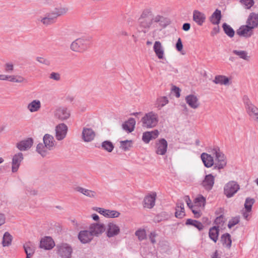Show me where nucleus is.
Instances as JSON below:
<instances>
[{
    "label": "nucleus",
    "instance_id": "1",
    "mask_svg": "<svg viewBox=\"0 0 258 258\" xmlns=\"http://www.w3.org/2000/svg\"><path fill=\"white\" fill-rule=\"evenodd\" d=\"M171 22L170 19L167 17L160 14L155 15L151 8L144 9L138 19L139 26L145 33L152 28H165Z\"/></svg>",
    "mask_w": 258,
    "mask_h": 258
},
{
    "label": "nucleus",
    "instance_id": "2",
    "mask_svg": "<svg viewBox=\"0 0 258 258\" xmlns=\"http://www.w3.org/2000/svg\"><path fill=\"white\" fill-rule=\"evenodd\" d=\"M43 144L39 143L36 147L37 152L42 156H46L49 151L52 150L56 145L54 137L49 134H45L43 138Z\"/></svg>",
    "mask_w": 258,
    "mask_h": 258
},
{
    "label": "nucleus",
    "instance_id": "3",
    "mask_svg": "<svg viewBox=\"0 0 258 258\" xmlns=\"http://www.w3.org/2000/svg\"><path fill=\"white\" fill-rule=\"evenodd\" d=\"M141 121L143 127L151 128L155 127L159 121V117L157 113L150 111L146 113L142 118Z\"/></svg>",
    "mask_w": 258,
    "mask_h": 258
},
{
    "label": "nucleus",
    "instance_id": "4",
    "mask_svg": "<svg viewBox=\"0 0 258 258\" xmlns=\"http://www.w3.org/2000/svg\"><path fill=\"white\" fill-rule=\"evenodd\" d=\"M71 115V110L64 106H57L53 111L54 118L60 121H64L69 119Z\"/></svg>",
    "mask_w": 258,
    "mask_h": 258
},
{
    "label": "nucleus",
    "instance_id": "5",
    "mask_svg": "<svg viewBox=\"0 0 258 258\" xmlns=\"http://www.w3.org/2000/svg\"><path fill=\"white\" fill-rule=\"evenodd\" d=\"M212 154L215 156V162L213 169L218 170L223 169L227 164L226 158L224 154L218 148L213 149Z\"/></svg>",
    "mask_w": 258,
    "mask_h": 258
},
{
    "label": "nucleus",
    "instance_id": "6",
    "mask_svg": "<svg viewBox=\"0 0 258 258\" xmlns=\"http://www.w3.org/2000/svg\"><path fill=\"white\" fill-rule=\"evenodd\" d=\"M89 39L84 38L77 39L73 41L71 45V48L73 51L83 52L88 47Z\"/></svg>",
    "mask_w": 258,
    "mask_h": 258
},
{
    "label": "nucleus",
    "instance_id": "7",
    "mask_svg": "<svg viewBox=\"0 0 258 258\" xmlns=\"http://www.w3.org/2000/svg\"><path fill=\"white\" fill-rule=\"evenodd\" d=\"M239 188V185L236 182L230 181L224 186V194L228 198H231L238 191Z\"/></svg>",
    "mask_w": 258,
    "mask_h": 258
},
{
    "label": "nucleus",
    "instance_id": "8",
    "mask_svg": "<svg viewBox=\"0 0 258 258\" xmlns=\"http://www.w3.org/2000/svg\"><path fill=\"white\" fill-rule=\"evenodd\" d=\"M57 253L62 258H70L73 251L71 246L67 243H61L56 246Z\"/></svg>",
    "mask_w": 258,
    "mask_h": 258
},
{
    "label": "nucleus",
    "instance_id": "9",
    "mask_svg": "<svg viewBox=\"0 0 258 258\" xmlns=\"http://www.w3.org/2000/svg\"><path fill=\"white\" fill-rule=\"evenodd\" d=\"M68 127L64 123L57 124L55 127V138L57 141L64 139L67 134Z\"/></svg>",
    "mask_w": 258,
    "mask_h": 258
},
{
    "label": "nucleus",
    "instance_id": "10",
    "mask_svg": "<svg viewBox=\"0 0 258 258\" xmlns=\"http://www.w3.org/2000/svg\"><path fill=\"white\" fill-rule=\"evenodd\" d=\"M245 108L246 112L250 117L258 123V108L251 103L247 102L245 103Z\"/></svg>",
    "mask_w": 258,
    "mask_h": 258
},
{
    "label": "nucleus",
    "instance_id": "11",
    "mask_svg": "<svg viewBox=\"0 0 258 258\" xmlns=\"http://www.w3.org/2000/svg\"><path fill=\"white\" fill-rule=\"evenodd\" d=\"M105 228L106 229V235L109 238L117 236L120 231L119 227L113 222L109 223Z\"/></svg>",
    "mask_w": 258,
    "mask_h": 258
},
{
    "label": "nucleus",
    "instance_id": "12",
    "mask_svg": "<svg viewBox=\"0 0 258 258\" xmlns=\"http://www.w3.org/2000/svg\"><path fill=\"white\" fill-rule=\"evenodd\" d=\"M157 198V194L155 192H152L146 196L143 201L144 208L152 209L155 204V201Z\"/></svg>",
    "mask_w": 258,
    "mask_h": 258
},
{
    "label": "nucleus",
    "instance_id": "13",
    "mask_svg": "<svg viewBox=\"0 0 258 258\" xmlns=\"http://www.w3.org/2000/svg\"><path fill=\"white\" fill-rule=\"evenodd\" d=\"M168 144L164 139L159 140L156 143V153L164 155L167 152Z\"/></svg>",
    "mask_w": 258,
    "mask_h": 258
},
{
    "label": "nucleus",
    "instance_id": "14",
    "mask_svg": "<svg viewBox=\"0 0 258 258\" xmlns=\"http://www.w3.org/2000/svg\"><path fill=\"white\" fill-rule=\"evenodd\" d=\"M23 159V154L21 152L18 153L13 156L12 162V171L13 172H16L18 171Z\"/></svg>",
    "mask_w": 258,
    "mask_h": 258
},
{
    "label": "nucleus",
    "instance_id": "15",
    "mask_svg": "<svg viewBox=\"0 0 258 258\" xmlns=\"http://www.w3.org/2000/svg\"><path fill=\"white\" fill-rule=\"evenodd\" d=\"M253 29L252 27L246 24V25L241 26L236 32L240 36L248 38L253 34Z\"/></svg>",
    "mask_w": 258,
    "mask_h": 258
},
{
    "label": "nucleus",
    "instance_id": "16",
    "mask_svg": "<svg viewBox=\"0 0 258 258\" xmlns=\"http://www.w3.org/2000/svg\"><path fill=\"white\" fill-rule=\"evenodd\" d=\"M96 211L104 216L110 218H117L120 215V213L117 211L107 210L101 208H96Z\"/></svg>",
    "mask_w": 258,
    "mask_h": 258
},
{
    "label": "nucleus",
    "instance_id": "17",
    "mask_svg": "<svg viewBox=\"0 0 258 258\" xmlns=\"http://www.w3.org/2000/svg\"><path fill=\"white\" fill-rule=\"evenodd\" d=\"M215 183V177L211 174L205 176L202 181V185L207 190H210L213 187Z\"/></svg>",
    "mask_w": 258,
    "mask_h": 258
},
{
    "label": "nucleus",
    "instance_id": "18",
    "mask_svg": "<svg viewBox=\"0 0 258 258\" xmlns=\"http://www.w3.org/2000/svg\"><path fill=\"white\" fill-rule=\"evenodd\" d=\"M153 50L156 55L159 59H163L165 58L164 49L159 41H156L155 42L153 46Z\"/></svg>",
    "mask_w": 258,
    "mask_h": 258
},
{
    "label": "nucleus",
    "instance_id": "19",
    "mask_svg": "<svg viewBox=\"0 0 258 258\" xmlns=\"http://www.w3.org/2000/svg\"><path fill=\"white\" fill-rule=\"evenodd\" d=\"M74 190L90 198H96L97 197V192L95 191L85 188L80 186L75 187Z\"/></svg>",
    "mask_w": 258,
    "mask_h": 258
},
{
    "label": "nucleus",
    "instance_id": "20",
    "mask_svg": "<svg viewBox=\"0 0 258 258\" xmlns=\"http://www.w3.org/2000/svg\"><path fill=\"white\" fill-rule=\"evenodd\" d=\"M105 229V227L102 224H93L90 226V231L93 236H98L103 233Z\"/></svg>",
    "mask_w": 258,
    "mask_h": 258
},
{
    "label": "nucleus",
    "instance_id": "21",
    "mask_svg": "<svg viewBox=\"0 0 258 258\" xmlns=\"http://www.w3.org/2000/svg\"><path fill=\"white\" fill-rule=\"evenodd\" d=\"M95 137V133L92 129L90 128H84L82 131V139L84 142H89L92 141Z\"/></svg>",
    "mask_w": 258,
    "mask_h": 258
},
{
    "label": "nucleus",
    "instance_id": "22",
    "mask_svg": "<svg viewBox=\"0 0 258 258\" xmlns=\"http://www.w3.org/2000/svg\"><path fill=\"white\" fill-rule=\"evenodd\" d=\"M33 143L32 138H28L17 144V147L20 151H26L31 147Z\"/></svg>",
    "mask_w": 258,
    "mask_h": 258
},
{
    "label": "nucleus",
    "instance_id": "23",
    "mask_svg": "<svg viewBox=\"0 0 258 258\" xmlns=\"http://www.w3.org/2000/svg\"><path fill=\"white\" fill-rule=\"evenodd\" d=\"M186 103L192 108L197 109L200 106L197 97L194 95H189L185 97Z\"/></svg>",
    "mask_w": 258,
    "mask_h": 258
},
{
    "label": "nucleus",
    "instance_id": "24",
    "mask_svg": "<svg viewBox=\"0 0 258 258\" xmlns=\"http://www.w3.org/2000/svg\"><path fill=\"white\" fill-rule=\"evenodd\" d=\"M206 15L198 10L193 12V20L200 26H202L206 20Z\"/></svg>",
    "mask_w": 258,
    "mask_h": 258
},
{
    "label": "nucleus",
    "instance_id": "25",
    "mask_svg": "<svg viewBox=\"0 0 258 258\" xmlns=\"http://www.w3.org/2000/svg\"><path fill=\"white\" fill-rule=\"evenodd\" d=\"M93 236L90 230H84L80 232L78 238L82 243H86L92 240Z\"/></svg>",
    "mask_w": 258,
    "mask_h": 258
},
{
    "label": "nucleus",
    "instance_id": "26",
    "mask_svg": "<svg viewBox=\"0 0 258 258\" xmlns=\"http://www.w3.org/2000/svg\"><path fill=\"white\" fill-rule=\"evenodd\" d=\"M54 246V243L50 237H45L40 242V247L45 249H50Z\"/></svg>",
    "mask_w": 258,
    "mask_h": 258
},
{
    "label": "nucleus",
    "instance_id": "27",
    "mask_svg": "<svg viewBox=\"0 0 258 258\" xmlns=\"http://www.w3.org/2000/svg\"><path fill=\"white\" fill-rule=\"evenodd\" d=\"M159 135L158 130H154L151 132H146L143 133L142 140L146 143H149V142L153 139H155Z\"/></svg>",
    "mask_w": 258,
    "mask_h": 258
},
{
    "label": "nucleus",
    "instance_id": "28",
    "mask_svg": "<svg viewBox=\"0 0 258 258\" xmlns=\"http://www.w3.org/2000/svg\"><path fill=\"white\" fill-rule=\"evenodd\" d=\"M41 107V103L39 100H32L28 104L27 108L31 113L38 111Z\"/></svg>",
    "mask_w": 258,
    "mask_h": 258
},
{
    "label": "nucleus",
    "instance_id": "29",
    "mask_svg": "<svg viewBox=\"0 0 258 258\" xmlns=\"http://www.w3.org/2000/svg\"><path fill=\"white\" fill-rule=\"evenodd\" d=\"M201 157L204 165L208 168L211 167L212 166H214V161L213 157L211 155L206 153H203L201 154Z\"/></svg>",
    "mask_w": 258,
    "mask_h": 258
},
{
    "label": "nucleus",
    "instance_id": "30",
    "mask_svg": "<svg viewBox=\"0 0 258 258\" xmlns=\"http://www.w3.org/2000/svg\"><path fill=\"white\" fill-rule=\"evenodd\" d=\"M23 247L26 254V258H30L34 253L35 250V244L33 242L29 241L25 243Z\"/></svg>",
    "mask_w": 258,
    "mask_h": 258
},
{
    "label": "nucleus",
    "instance_id": "31",
    "mask_svg": "<svg viewBox=\"0 0 258 258\" xmlns=\"http://www.w3.org/2000/svg\"><path fill=\"white\" fill-rule=\"evenodd\" d=\"M135 124V119L133 118H130L127 121L122 124V127L125 131L128 133H131L134 130Z\"/></svg>",
    "mask_w": 258,
    "mask_h": 258
},
{
    "label": "nucleus",
    "instance_id": "32",
    "mask_svg": "<svg viewBox=\"0 0 258 258\" xmlns=\"http://www.w3.org/2000/svg\"><path fill=\"white\" fill-rule=\"evenodd\" d=\"M246 24L253 29L258 26V14L251 13L246 21Z\"/></svg>",
    "mask_w": 258,
    "mask_h": 258
},
{
    "label": "nucleus",
    "instance_id": "33",
    "mask_svg": "<svg viewBox=\"0 0 258 258\" xmlns=\"http://www.w3.org/2000/svg\"><path fill=\"white\" fill-rule=\"evenodd\" d=\"M222 18L221 11L216 9L212 15L210 17L209 20L213 25H218Z\"/></svg>",
    "mask_w": 258,
    "mask_h": 258
},
{
    "label": "nucleus",
    "instance_id": "34",
    "mask_svg": "<svg viewBox=\"0 0 258 258\" xmlns=\"http://www.w3.org/2000/svg\"><path fill=\"white\" fill-rule=\"evenodd\" d=\"M213 82L216 84L228 85L229 84V79L223 75H217L215 77Z\"/></svg>",
    "mask_w": 258,
    "mask_h": 258
},
{
    "label": "nucleus",
    "instance_id": "35",
    "mask_svg": "<svg viewBox=\"0 0 258 258\" xmlns=\"http://www.w3.org/2000/svg\"><path fill=\"white\" fill-rule=\"evenodd\" d=\"M175 215L178 218H182L185 216L184 204L183 202L177 203Z\"/></svg>",
    "mask_w": 258,
    "mask_h": 258
},
{
    "label": "nucleus",
    "instance_id": "36",
    "mask_svg": "<svg viewBox=\"0 0 258 258\" xmlns=\"http://www.w3.org/2000/svg\"><path fill=\"white\" fill-rule=\"evenodd\" d=\"M221 241L224 246L227 247L228 249L230 248L232 240L231 239V236L229 233L223 234L221 237Z\"/></svg>",
    "mask_w": 258,
    "mask_h": 258
},
{
    "label": "nucleus",
    "instance_id": "37",
    "mask_svg": "<svg viewBox=\"0 0 258 258\" xmlns=\"http://www.w3.org/2000/svg\"><path fill=\"white\" fill-rule=\"evenodd\" d=\"M219 231L218 227L216 226H214L210 229L209 232V237L215 242H216L218 240Z\"/></svg>",
    "mask_w": 258,
    "mask_h": 258
},
{
    "label": "nucleus",
    "instance_id": "38",
    "mask_svg": "<svg viewBox=\"0 0 258 258\" xmlns=\"http://www.w3.org/2000/svg\"><path fill=\"white\" fill-rule=\"evenodd\" d=\"M233 53L239 56V58L246 61H249L250 56L248 55V52L244 50H233Z\"/></svg>",
    "mask_w": 258,
    "mask_h": 258
},
{
    "label": "nucleus",
    "instance_id": "39",
    "mask_svg": "<svg viewBox=\"0 0 258 258\" xmlns=\"http://www.w3.org/2000/svg\"><path fill=\"white\" fill-rule=\"evenodd\" d=\"M55 19L56 17L55 16L52 17L50 15H47L45 17L40 18L39 20L41 21L44 25L48 26L54 23L55 21Z\"/></svg>",
    "mask_w": 258,
    "mask_h": 258
},
{
    "label": "nucleus",
    "instance_id": "40",
    "mask_svg": "<svg viewBox=\"0 0 258 258\" xmlns=\"http://www.w3.org/2000/svg\"><path fill=\"white\" fill-rule=\"evenodd\" d=\"M5 76L7 78L5 79V80H9L12 82L22 83L25 80V79L21 76H15L5 75Z\"/></svg>",
    "mask_w": 258,
    "mask_h": 258
},
{
    "label": "nucleus",
    "instance_id": "41",
    "mask_svg": "<svg viewBox=\"0 0 258 258\" xmlns=\"http://www.w3.org/2000/svg\"><path fill=\"white\" fill-rule=\"evenodd\" d=\"M68 11V8L67 7H59L54 9L53 14L56 18L57 17L64 15Z\"/></svg>",
    "mask_w": 258,
    "mask_h": 258
},
{
    "label": "nucleus",
    "instance_id": "42",
    "mask_svg": "<svg viewBox=\"0 0 258 258\" xmlns=\"http://www.w3.org/2000/svg\"><path fill=\"white\" fill-rule=\"evenodd\" d=\"M223 28L224 32L229 37H233L234 35L235 32L233 28L229 25L227 24L226 23H224L223 24Z\"/></svg>",
    "mask_w": 258,
    "mask_h": 258
},
{
    "label": "nucleus",
    "instance_id": "43",
    "mask_svg": "<svg viewBox=\"0 0 258 258\" xmlns=\"http://www.w3.org/2000/svg\"><path fill=\"white\" fill-rule=\"evenodd\" d=\"M132 147L131 140H125L120 142V148L124 151H128Z\"/></svg>",
    "mask_w": 258,
    "mask_h": 258
},
{
    "label": "nucleus",
    "instance_id": "44",
    "mask_svg": "<svg viewBox=\"0 0 258 258\" xmlns=\"http://www.w3.org/2000/svg\"><path fill=\"white\" fill-rule=\"evenodd\" d=\"M12 240V236L11 234L8 232H5L3 238V245L4 246H9L11 244Z\"/></svg>",
    "mask_w": 258,
    "mask_h": 258
},
{
    "label": "nucleus",
    "instance_id": "45",
    "mask_svg": "<svg viewBox=\"0 0 258 258\" xmlns=\"http://www.w3.org/2000/svg\"><path fill=\"white\" fill-rule=\"evenodd\" d=\"M186 224L193 225L197 228L199 230H201L204 228L203 225L200 222L190 219H188L186 220Z\"/></svg>",
    "mask_w": 258,
    "mask_h": 258
},
{
    "label": "nucleus",
    "instance_id": "46",
    "mask_svg": "<svg viewBox=\"0 0 258 258\" xmlns=\"http://www.w3.org/2000/svg\"><path fill=\"white\" fill-rule=\"evenodd\" d=\"M255 202V200L253 198H247L244 203V208L245 211L251 212L252 206Z\"/></svg>",
    "mask_w": 258,
    "mask_h": 258
},
{
    "label": "nucleus",
    "instance_id": "47",
    "mask_svg": "<svg viewBox=\"0 0 258 258\" xmlns=\"http://www.w3.org/2000/svg\"><path fill=\"white\" fill-rule=\"evenodd\" d=\"M168 103V100L166 97H161L157 99L156 101L157 107L160 109Z\"/></svg>",
    "mask_w": 258,
    "mask_h": 258
},
{
    "label": "nucleus",
    "instance_id": "48",
    "mask_svg": "<svg viewBox=\"0 0 258 258\" xmlns=\"http://www.w3.org/2000/svg\"><path fill=\"white\" fill-rule=\"evenodd\" d=\"M205 198L202 196H199L195 200V207H199L203 208L205 206Z\"/></svg>",
    "mask_w": 258,
    "mask_h": 258
},
{
    "label": "nucleus",
    "instance_id": "49",
    "mask_svg": "<svg viewBox=\"0 0 258 258\" xmlns=\"http://www.w3.org/2000/svg\"><path fill=\"white\" fill-rule=\"evenodd\" d=\"M101 147L103 149L108 152H111L114 148L113 144L108 141H105L102 142Z\"/></svg>",
    "mask_w": 258,
    "mask_h": 258
},
{
    "label": "nucleus",
    "instance_id": "50",
    "mask_svg": "<svg viewBox=\"0 0 258 258\" xmlns=\"http://www.w3.org/2000/svg\"><path fill=\"white\" fill-rule=\"evenodd\" d=\"M239 3L244 9H250L254 4L253 0H240Z\"/></svg>",
    "mask_w": 258,
    "mask_h": 258
},
{
    "label": "nucleus",
    "instance_id": "51",
    "mask_svg": "<svg viewBox=\"0 0 258 258\" xmlns=\"http://www.w3.org/2000/svg\"><path fill=\"white\" fill-rule=\"evenodd\" d=\"M135 235L140 241H142L146 238V233L145 229H140L137 230Z\"/></svg>",
    "mask_w": 258,
    "mask_h": 258
},
{
    "label": "nucleus",
    "instance_id": "52",
    "mask_svg": "<svg viewBox=\"0 0 258 258\" xmlns=\"http://www.w3.org/2000/svg\"><path fill=\"white\" fill-rule=\"evenodd\" d=\"M36 60L40 63L47 66H49L51 64V61L49 59L42 57H37L36 58Z\"/></svg>",
    "mask_w": 258,
    "mask_h": 258
},
{
    "label": "nucleus",
    "instance_id": "53",
    "mask_svg": "<svg viewBox=\"0 0 258 258\" xmlns=\"http://www.w3.org/2000/svg\"><path fill=\"white\" fill-rule=\"evenodd\" d=\"M239 222V218L238 217H235L233 218H232L231 220H229L228 227L229 228H232L236 224H238Z\"/></svg>",
    "mask_w": 258,
    "mask_h": 258
},
{
    "label": "nucleus",
    "instance_id": "54",
    "mask_svg": "<svg viewBox=\"0 0 258 258\" xmlns=\"http://www.w3.org/2000/svg\"><path fill=\"white\" fill-rule=\"evenodd\" d=\"M5 71L7 73H11L14 71V65L12 62L6 63L5 65Z\"/></svg>",
    "mask_w": 258,
    "mask_h": 258
},
{
    "label": "nucleus",
    "instance_id": "55",
    "mask_svg": "<svg viewBox=\"0 0 258 258\" xmlns=\"http://www.w3.org/2000/svg\"><path fill=\"white\" fill-rule=\"evenodd\" d=\"M49 79L56 81H59L60 80V75L58 73L52 72L49 77Z\"/></svg>",
    "mask_w": 258,
    "mask_h": 258
},
{
    "label": "nucleus",
    "instance_id": "56",
    "mask_svg": "<svg viewBox=\"0 0 258 258\" xmlns=\"http://www.w3.org/2000/svg\"><path fill=\"white\" fill-rule=\"evenodd\" d=\"M224 217L223 215H220L216 218L215 223L216 225L222 224L224 222Z\"/></svg>",
    "mask_w": 258,
    "mask_h": 258
},
{
    "label": "nucleus",
    "instance_id": "57",
    "mask_svg": "<svg viewBox=\"0 0 258 258\" xmlns=\"http://www.w3.org/2000/svg\"><path fill=\"white\" fill-rule=\"evenodd\" d=\"M176 48L178 51H180L182 50L183 45L180 38H179L177 40L176 44Z\"/></svg>",
    "mask_w": 258,
    "mask_h": 258
},
{
    "label": "nucleus",
    "instance_id": "58",
    "mask_svg": "<svg viewBox=\"0 0 258 258\" xmlns=\"http://www.w3.org/2000/svg\"><path fill=\"white\" fill-rule=\"evenodd\" d=\"M184 201H185V202L186 203L187 205L190 209H192L195 207V205L193 206L191 204V201L190 200L188 196H187L184 197Z\"/></svg>",
    "mask_w": 258,
    "mask_h": 258
},
{
    "label": "nucleus",
    "instance_id": "59",
    "mask_svg": "<svg viewBox=\"0 0 258 258\" xmlns=\"http://www.w3.org/2000/svg\"><path fill=\"white\" fill-rule=\"evenodd\" d=\"M172 90L173 92L175 94V96L177 98H178L180 97V90L178 87H177L176 86H173Z\"/></svg>",
    "mask_w": 258,
    "mask_h": 258
},
{
    "label": "nucleus",
    "instance_id": "60",
    "mask_svg": "<svg viewBox=\"0 0 258 258\" xmlns=\"http://www.w3.org/2000/svg\"><path fill=\"white\" fill-rule=\"evenodd\" d=\"M157 234L155 232H152L150 233L149 235V238L152 243H155L156 242L155 237Z\"/></svg>",
    "mask_w": 258,
    "mask_h": 258
},
{
    "label": "nucleus",
    "instance_id": "61",
    "mask_svg": "<svg viewBox=\"0 0 258 258\" xmlns=\"http://www.w3.org/2000/svg\"><path fill=\"white\" fill-rule=\"evenodd\" d=\"M195 208L196 207H194V208L190 209L192 210V212L194 213V214L195 215V216L196 218H198L201 215H200V212L199 210H196Z\"/></svg>",
    "mask_w": 258,
    "mask_h": 258
},
{
    "label": "nucleus",
    "instance_id": "62",
    "mask_svg": "<svg viewBox=\"0 0 258 258\" xmlns=\"http://www.w3.org/2000/svg\"><path fill=\"white\" fill-rule=\"evenodd\" d=\"M6 217L4 214H0V226L3 225L5 223Z\"/></svg>",
    "mask_w": 258,
    "mask_h": 258
},
{
    "label": "nucleus",
    "instance_id": "63",
    "mask_svg": "<svg viewBox=\"0 0 258 258\" xmlns=\"http://www.w3.org/2000/svg\"><path fill=\"white\" fill-rule=\"evenodd\" d=\"M190 25L189 23H184L182 26V29L185 31H187L190 29Z\"/></svg>",
    "mask_w": 258,
    "mask_h": 258
},
{
    "label": "nucleus",
    "instance_id": "64",
    "mask_svg": "<svg viewBox=\"0 0 258 258\" xmlns=\"http://www.w3.org/2000/svg\"><path fill=\"white\" fill-rule=\"evenodd\" d=\"M219 32V27H215L213 28L212 31L211 32V35L214 36L217 34Z\"/></svg>",
    "mask_w": 258,
    "mask_h": 258
}]
</instances>
